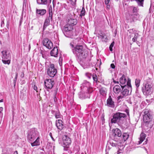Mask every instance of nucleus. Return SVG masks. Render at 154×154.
<instances>
[{
	"instance_id": "21",
	"label": "nucleus",
	"mask_w": 154,
	"mask_h": 154,
	"mask_svg": "<svg viewBox=\"0 0 154 154\" xmlns=\"http://www.w3.org/2000/svg\"><path fill=\"white\" fill-rule=\"evenodd\" d=\"M52 17L49 16L47 18L45 19L43 26L44 29L46 28L49 24L50 23V20H52Z\"/></svg>"
},
{
	"instance_id": "64",
	"label": "nucleus",
	"mask_w": 154,
	"mask_h": 154,
	"mask_svg": "<svg viewBox=\"0 0 154 154\" xmlns=\"http://www.w3.org/2000/svg\"><path fill=\"white\" fill-rule=\"evenodd\" d=\"M58 118L60 117L59 116H60V115H59L58 114Z\"/></svg>"
},
{
	"instance_id": "46",
	"label": "nucleus",
	"mask_w": 154,
	"mask_h": 154,
	"mask_svg": "<svg viewBox=\"0 0 154 154\" xmlns=\"http://www.w3.org/2000/svg\"><path fill=\"white\" fill-rule=\"evenodd\" d=\"M110 66L112 69H114L115 68V66L113 63L111 64Z\"/></svg>"
},
{
	"instance_id": "49",
	"label": "nucleus",
	"mask_w": 154,
	"mask_h": 154,
	"mask_svg": "<svg viewBox=\"0 0 154 154\" xmlns=\"http://www.w3.org/2000/svg\"><path fill=\"white\" fill-rule=\"evenodd\" d=\"M49 135L50 136V137H51L52 138V140H53L54 141V138L52 137V133H49Z\"/></svg>"
},
{
	"instance_id": "23",
	"label": "nucleus",
	"mask_w": 154,
	"mask_h": 154,
	"mask_svg": "<svg viewBox=\"0 0 154 154\" xmlns=\"http://www.w3.org/2000/svg\"><path fill=\"white\" fill-rule=\"evenodd\" d=\"M146 134L144 133H142L140 135V137L139 139L140 140L138 141V144H140L145 139Z\"/></svg>"
},
{
	"instance_id": "9",
	"label": "nucleus",
	"mask_w": 154,
	"mask_h": 154,
	"mask_svg": "<svg viewBox=\"0 0 154 154\" xmlns=\"http://www.w3.org/2000/svg\"><path fill=\"white\" fill-rule=\"evenodd\" d=\"M57 72V70L54 67V65L51 64L47 70L48 75L51 77H54Z\"/></svg>"
},
{
	"instance_id": "63",
	"label": "nucleus",
	"mask_w": 154,
	"mask_h": 154,
	"mask_svg": "<svg viewBox=\"0 0 154 154\" xmlns=\"http://www.w3.org/2000/svg\"><path fill=\"white\" fill-rule=\"evenodd\" d=\"M124 146H122V149H123V148H124Z\"/></svg>"
},
{
	"instance_id": "6",
	"label": "nucleus",
	"mask_w": 154,
	"mask_h": 154,
	"mask_svg": "<svg viewBox=\"0 0 154 154\" xmlns=\"http://www.w3.org/2000/svg\"><path fill=\"white\" fill-rule=\"evenodd\" d=\"M73 29V26H70L67 24L65 25L63 29V32L65 36L69 38H70L73 36V34L72 31Z\"/></svg>"
},
{
	"instance_id": "34",
	"label": "nucleus",
	"mask_w": 154,
	"mask_h": 154,
	"mask_svg": "<svg viewBox=\"0 0 154 154\" xmlns=\"http://www.w3.org/2000/svg\"><path fill=\"white\" fill-rule=\"evenodd\" d=\"M92 78L94 81V82L97 83V77L95 74H93L92 75Z\"/></svg>"
},
{
	"instance_id": "42",
	"label": "nucleus",
	"mask_w": 154,
	"mask_h": 154,
	"mask_svg": "<svg viewBox=\"0 0 154 154\" xmlns=\"http://www.w3.org/2000/svg\"><path fill=\"white\" fill-rule=\"evenodd\" d=\"M85 75L89 79H90L92 76L91 74L89 73H86Z\"/></svg>"
},
{
	"instance_id": "15",
	"label": "nucleus",
	"mask_w": 154,
	"mask_h": 154,
	"mask_svg": "<svg viewBox=\"0 0 154 154\" xmlns=\"http://www.w3.org/2000/svg\"><path fill=\"white\" fill-rule=\"evenodd\" d=\"M2 59H10L11 57V54L8 51H3L2 52Z\"/></svg>"
},
{
	"instance_id": "19",
	"label": "nucleus",
	"mask_w": 154,
	"mask_h": 154,
	"mask_svg": "<svg viewBox=\"0 0 154 154\" xmlns=\"http://www.w3.org/2000/svg\"><path fill=\"white\" fill-rule=\"evenodd\" d=\"M50 54L52 56H53L54 57H57L58 54L57 47H54V48L51 51Z\"/></svg>"
},
{
	"instance_id": "56",
	"label": "nucleus",
	"mask_w": 154,
	"mask_h": 154,
	"mask_svg": "<svg viewBox=\"0 0 154 154\" xmlns=\"http://www.w3.org/2000/svg\"><path fill=\"white\" fill-rule=\"evenodd\" d=\"M14 154H18L17 151H15L14 152Z\"/></svg>"
},
{
	"instance_id": "45",
	"label": "nucleus",
	"mask_w": 154,
	"mask_h": 154,
	"mask_svg": "<svg viewBox=\"0 0 154 154\" xmlns=\"http://www.w3.org/2000/svg\"><path fill=\"white\" fill-rule=\"evenodd\" d=\"M4 26V21H2L1 23V26L2 27H3Z\"/></svg>"
},
{
	"instance_id": "44",
	"label": "nucleus",
	"mask_w": 154,
	"mask_h": 154,
	"mask_svg": "<svg viewBox=\"0 0 154 154\" xmlns=\"http://www.w3.org/2000/svg\"><path fill=\"white\" fill-rule=\"evenodd\" d=\"M110 0H105V4H108Z\"/></svg>"
},
{
	"instance_id": "50",
	"label": "nucleus",
	"mask_w": 154,
	"mask_h": 154,
	"mask_svg": "<svg viewBox=\"0 0 154 154\" xmlns=\"http://www.w3.org/2000/svg\"><path fill=\"white\" fill-rule=\"evenodd\" d=\"M33 88L34 89L35 91H37V86H35V85H34L33 87Z\"/></svg>"
},
{
	"instance_id": "14",
	"label": "nucleus",
	"mask_w": 154,
	"mask_h": 154,
	"mask_svg": "<svg viewBox=\"0 0 154 154\" xmlns=\"http://www.w3.org/2000/svg\"><path fill=\"white\" fill-rule=\"evenodd\" d=\"M77 21L76 19L71 17L70 15L69 16V17L68 18L67 22V24L71 26H73L76 25L77 23Z\"/></svg>"
},
{
	"instance_id": "7",
	"label": "nucleus",
	"mask_w": 154,
	"mask_h": 154,
	"mask_svg": "<svg viewBox=\"0 0 154 154\" xmlns=\"http://www.w3.org/2000/svg\"><path fill=\"white\" fill-rule=\"evenodd\" d=\"M144 87L143 89V93L146 95H149L152 92V83L150 82L146 81L144 83Z\"/></svg>"
},
{
	"instance_id": "24",
	"label": "nucleus",
	"mask_w": 154,
	"mask_h": 154,
	"mask_svg": "<svg viewBox=\"0 0 154 154\" xmlns=\"http://www.w3.org/2000/svg\"><path fill=\"white\" fill-rule=\"evenodd\" d=\"M39 138L38 137L37 138L35 141L33 143L31 142V145L32 146H37L40 145Z\"/></svg>"
},
{
	"instance_id": "39",
	"label": "nucleus",
	"mask_w": 154,
	"mask_h": 154,
	"mask_svg": "<svg viewBox=\"0 0 154 154\" xmlns=\"http://www.w3.org/2000/svg\"><path fill=\"white\" fill-rule=\"evenodd\" d=\"M143 112L144 114V115H147L148 114H150L148 110L147 109H145L143 110Z\"/></svg>"
},
{
	"instance_id": "37",
	"label": "nucleus",
	"mask_w": 154,
	"mask_h": 154,
	"mask_svg": "<svg viewBox=\"0 0 154 154\" xmlns=\"http://www.w3.org/2000/svg\"><path fill=\"white\" fill-rule=\"evenodd\" d=\"M49 16L52 17V8L50 6L49 8Z\"/></svg>"
},
{
	"instance_id": "52",
	"label": "nucleus",
	"mask_w": 154,
	"mask_h": 154,
	"mask_svg": "<svg viewBox=\"0 0 154 154\" xmlns=\"http://www.w3.org/2000/svg\"><path fill=\"white\" fill-rule=\"evenodd\" d=\"M9 22H7V27L8 29V27H9Z\"/></svg>"
},
{
	"instance_id": "58",
	"label": "nucleus",
	"mask_w": 154,
	"mask_h": 154,
	"mask_svg": "<svg viewBox=\"0 0 154 154\" xmlns=\"http://www.w3.org/2000/svg\"><path fill=\"white\" fill-rule=\"evenodd\" d=\"M57 120L56 121V123H55V125H56V127L58 128V125H57Z\"/></svg>"
},
{
	"instance_id": "1",
	"label": "nucleus",
	"mask_w": 154,
	"mask_h": 154,
	"mask_svg": "<svg viewBox=\"0 0 154 154\" xmlns=\"http://www.w3.org/2000/svg\"><path fill=\"white\" fill-rule=\"evenodd\" d=\"M81 87V91L79 94V98L82 99L89 98L90 94L93 91L92 88L90 87V83L85 81Z\"/></svg>"
},
{
	"instance_id": "47",
	"label": "nucleus",
	"mask_w": 154,
	"mask_h": 154,
	"mask_svg": "<svg viewBox=\"0 0 154 154\" xmlns=\"http://www.w3.org/2000/svg\"><path fill=\"white\" fill-rule=\"evenodd\" d=\"M63 147H64V150L67 151L68 150V147H67V146H64Z\"/></svg>"
},
{
	"instance_id": "12",
	"label": "nucleus",
	"mask_w": 154,
	"mask_h": 154,
	"mask_svg": "<svg viewBox=\"0 0 154 154\" xmlns=\"http://www.w3.org/2000/svg\"><path fill=\"white\" fill-rule=\"evenodd\" d=\"M44 84L47 88L51 89L54 84V82L52 79H47L45 81Z\"/></svg>"
},
{
	"instance_id": "17",
	"label": "nucleus",
	"mask_w": 154,
	"mask_h": 154,
	"mask_svg": "<svg viewBox=\"0 0 154 154\" xmlns=\"http://www.w3.org/2000/svg\"><path fill=\"white\" fill-rule=\"evenodd\" d=\"M152 119V116L150 114L144 115L143 120L146 123L149 122L151 121Z\"/></svg>"
},
{
	"instance_id": "62",
	"label": "nucleus",
	"mask_w": 154,
	"mask_h": 154,
	"mask_svg": "<svg viewBox=\"0 0 154 154\" xmlns=\"http://www.w3.org/2000/svg\"><path fill=\"white\" fill-rule=\"evenodd\" d=\"M3 102V100H0V102Z\"/></svg>"
},
{
	"instance_id": "55",
	"label": "nucleus",
	"mask_w": 154,
	"mask_h": 154,
	"mask_svg": "<svg viewBox=\"0 0 154 154\" xmlns=\"http://www.w3.org/2000/svg\"><path fill=\"white\" fill-rule=\"evenodd\" d=\"M108 149H106V154H109V152H107V150Z\"/></svg>"
},
{
	"instance_id": "35",
	"label": "nucleus",
	"mask_w": 154,
	"mask_h": 154,
	"mask_svg": "<svg viewBox=\"0 0 154 154\" xmlns=\"http://www.w3.org/2000/svg\"><path fill=\"white\" fill-rule=\"evenodd\" d=\"M85 14V8L84 7L82 8V10L81 12L80 16L82 17V16H84Z\"/></svg>"
},
{
	"instance_id": "32",
	"label": "nucleus",
	"mask_w": 154,
	"mask_h": 154,
	"mask_svg": "<svg viewBox=\"0 0 154 154\" xmlns=\"http://www.w3.org/2000/svg\"><path fill=\"white\" fill-rule=\"evenodd\" d=\"M2 62L5 64H8L9 65L10 63V59H2Z\"/></svg>"
},
{
	"instance_id": "11",
	"label": "nucleus",
	"mask_w": 154,
	"mask_h": 154,
	"mask_svg": "<svg viewBox=\"0 0 154 154\" xmlns=\"http://www.w3.org/2000/svg\"><path fill=\"white\" fill-rule=\"evenodd\" d=\"M113 133L112 136L114 137V140H116L117 137H120L122 135V132L121 130L118 128L113 130Z\"/></svg>"
},
{
	"instance_id": "2",
	"label": "nucleus",
	"mask_w": 154,
	"mask_h": 154,
	"mask_svg": "<svg viewBox=\"0 0 154 154\" xmlns=\"http://www.w3.org/2000/svg\"><path fill=\"white\" fill-rule=\"evenodd\" d=\"M72 50L74 54L80 59L85 58L87 56L85 49L82 45H76Z\"/></svg>"
},
{
	"instance_id": "20",
	"label": "nucleus",
	"mask_w": 154,
	"mask_h": 154,
	"mask_svg": "<svg viewBox=\"0 0 154 154\" xmlns=\"http://www.w3.org/2000/svg\"><path fill=\"white\" fill-rule=\"evenodd\" d=\"M110 145L111 146L113 147H115L117 148H118L119 149V145H118L117 143H114L113 142H110L107 143V145L106 146V149H107L108 148V149H110Z\"/></svg>"
},
{
	"instance_id": "59",
	"label": "nucleus",
	"mask_w": 154,
	"mask_h": 154,
	"mask_svg": "<svg viewBox=\"0 0 154 154\" xmlns=\"http://www.w3.org/2000/svg\"><path fill=\"white\" fill-rule=\"evenodd\" d=\"M55 117H56V119L58 118L57 116V114H55Z\"/></svg>"
},
{
	"instance_id": "41",
	"label": "nucleus",
	"mask_w": 154,
	"mask_h": 154,
	"mask_svg": "<svg viewBox=\"0 0 154 154\" xmlns=\"http://www.w3.org/2000/svg\"><path fill=\"white\" fill-rule=\"evenodd\" d=\"M62 58L60 56L59 59V64L60 66L62 65Z\"/></svg>"
},
{
	"instance_id": "33",
	"label": "nucleus",
	"mask_w": 154,
	"mask_h": 154,
	"mask_svg": "<svg viewBox=\"0 0 154 154\" xmlns=\"http://www.w3.org/2000/svg\"><path fill=\"white\" fill-rule=\"evenodd\" d=\"M139 35L137 33H136L134 34V38H132V40L133 42H135L137 41V39L138 38Z\"/></svg>"
},
{
	"instance_id": "60",
	"label": "nucleus",
	"mask_w": 154,
	"mask_h": 154,
	"mask_svg": "<svg viewBox=\"0 0 154 154\" xmlns=\"http://www.w3.org/2000/svg\"><path fill=\"white\" fill-rule=\"evenodd\" d=\"M102 119L103 120H104V116H103V117L102 116Z\"/></svg>"
},
{
	"instance_id": "53",
	"label": "nucleus",
	"mask_w": 154,
	"mask_h": 154,
	"mask_svg": "<svg viewBox=\"0 0 154 154\" xmlns=\"http://www.w3.org/2000/svg\"><path fill=\"white\" fill-rule=\"evenodd\" d=\"M20 76H21V77H22V78H23V77H24V74H23V73H22V74H21V75H20Z\"/></svg>"
},
{
	"instance_id": "16",
	"label": "nucleus",
	"mask_w": 154,
	"mask_h": 154,
	"mask_svg": "<svg viewBox=\"0 0 154 154\" xmlns=\"http://www.w3.org/2000/svg\"><path fill=\"white\" fill-rule=\"evenodd\" d=\"M107 105L110 107L114 108L115 106L114 102L110 96H109L107 100Z\"/></svg>"
},
{
	"instance_id": "43",
	"label": "nucleus",
	"mask_w": 154,
	"mask_h": 154,
	"mask_svg": "<svg viewBox=\"0 0 154 154\" xmlns=\"http://www.w3.org/2000/svg\"><path fill=\"white\" fill-rule=\"evenodd\" d=\"M71 2V4L73 5H74L75 3L76 0H69Z\"/></svg>"
},
{
	"instance_id": "57",
	"label": "nucleus",
	"mask_w": 154,
	"mask_h": 154,
	"mask_svg": "<svg viewBox=\"0 0 154 154\" xmlns=\"http://www.w3.org/2000/svg\"><path fill=\"white\" fill-rule=\"evenodd\" d=\"M71 46H72V48H73L75 47H74V45L73 44H72V43H71L70 44Z\"/></svg>"
},
{
	"instance_id": "27",
	"label": "nucleus",
	"mask_w": 154,
	"mask_h": 154,
	"mask_svg": "<svg viewBox=\"0 0 154 154\" xmlns=\"http://www.w3.org/2000/svg\"><path fill=\"white\" fill-rule=\"evenodd\" d=\"M36 2L39 5H46L47 3V0H36Z\"/></svg>"
},
{
	"instance_id": "5",
	"label": "nucleus",
	"mask_w": 154,
	"mask_h": 154,
	"mask_svg": "<svg viewBox=\"0 0 154 154\" xmlns=\"http://www.w3.org/2000/svg\"><path fill=\"white\" fill-rule=\"evenodd\" d=\"M38 134L36 129L32 128L28 131L27 133V140L30 142H32L36 138Z\"/></svg>"
},
{
	"instance_id": "54",
	"label": "nucleus",
	"mask_w": 154,
	"mask_h": 154,
	"mask_svg": "<svg viewBox=\"0 0 154 154\" xmlns=\"http://www.w3.org/2000/svg\"><path fill=\"white\" fill-rule=\"evenodd\" d=\"M3 108L2 107H0V113L3 110Z\"/></svg>"
},
{
	"instance_id": "31",
	"label": "nucleus",
	"mask_w": 154,
	"mask_h": 154,
	"mask_svg": "<svg viewBox=\"0 0 154 154\" xmlns=\"http://www.w3.org/2000/svg\"><path fill=\"white\" fill-rule=\"evenodd\" d=\"M99 38L101 39L105 38V39H107V36L104 33H101L100 35Z\"/></svg>"
},
{
	"instance_id": "48",
	"label": "nucleus",
	"mask_w": 154,
	"mask_h": 154,
	"mask_svg": "<svg viewBox=\"0 0 154 154\" xmlns=\"http://www.w3.org/2000/svg\"><path fill=\"white\" fill-rule=\"evenodd\" d=\"M106 8L108 9H109L110 8V5L108 4H106Z\"/></svg>"
},
{
	"instance_id": "25",
	"label": "nucleus",
	"mask_w": 154,
	"mask_h": 154,
	"mask_svg": "<svg viewBox=\"0 0 154 154\" xmlns=\"http://www.w3.org/2000/svg\"><path fill=\"white\" fill-rule=\"evenodd\" d=\"M36 13L38 14L43 15L46 13V11L45 9H37Z\"/></svg>"
},
{
	"instance_id": "28",
	"label": "nucleus",
	"mask_w": 154,
	"mask_h": 154,
	"mask_svg": "<svg viewBox=\"0 0 154 154\" xmlns=\"http://www.w3.org/2000/svg\"><path fill=\"white\" fill-rule=\"evenodd\" d=\"M131 1H135L137 2L138 6H143V3L144 0H131Z\"/></svg>"
},
{
	"instance_id": "18",
	"label": "nucleus",
	"mask_w": 154,
	"mask_h": 154,
	"mask_svg": "<svg viewBox=\"0 0 154 154\" xmlns=\"http://www.w3.org/2000/svg\"><path fill=\"white\" fill-rule=\"evenodd\" d=\"M122 85H116L113 88V91L116 94H118L121 91V88Z\"/></svg>"
},
{
	"instance_id": "22",
	"label": "nucleus",
	"mask_w": 154,
	"mask_h": 154,
	"mask_svg": "<svg viewBox=\"0 0 154 154\" xmlns=\"http://www.w3.org/2000/svg\"><path fill=\"white\" fill-rule=\"evenodd\" d=\"M64 127L63 123L62 120L58 119V130L61 131L63 129Z\"/></svg>"
},
{
	"instance_id": "29",
	"label": "nucleus",
	"mask_w": 154,
	"mask_h": 154,
	"mask_svg": "<svg viewBox=\"0 0 154 154\" xmlns=\"http://www.w3.org/2000/svg\"><path fill=\"white\" fill-rule=\"evenodd\" d=\"M100 94L103 96L106 94V89L104 88H102L100 89Z\"/></svg>"
},
{
	"instance_id": "4",
	"label": "nucleus",
	"mask_w": 154,
	"mask_h": 154,
	"mask_svg": "<svg viewBox=\"0 0 154 154\" xmlns=\"http://www.w3.org/2000/svg\"><path fill=\"white\" fill-rule=\"evenodd\" d=\"M126 116V114L120 112H117L113 114L112 118L111 119V123H122V120Z\"/></svg>"
},
{
	"instance_id": "36",
	"label": "nucleus",
	"mask_w": 154,
	"mask_h": 154,
	"mask_svg": "<svg viewBox=\"0 0 154 154\" xmlns=\"http://www.w3.org/2000/svg\"><path fill=\"white\" fill-rule=\"evenodd\" d=\"M140 80L139 79H136L135 80V84L137 87L138 88L140 85Z\"/></svg>"
},
{
	"instance_id": "40",
	"label": "nucleus",
	"mask_w": 154,
	"mask_h": 154,
	"mask_svg": "<svg viewBox=\"0 0 154 154\" xmlns=\"http://www.w3.org/2000/svg\"><path fill=\"white\" fill-rule=\"evenodd\" d=\"M114 44V42H112L111 43V45H110L109 46V48L110 49V50L111 51H112V48Z\"/></svg>"
},
{
	"instance_id": "10",
	"label": "nucleus",
	"mask_w": 154,
	"mask_h": 154,
	"mask_svg": "<svg viewBox=\"0 0 154 154\" xmlns=\"http://www.w3.org/2000/svg\"><path fill=\"white\" fill-rule=\"evenodd\" d=\"M43 44L44 46L49 49H51L53 47V44L51 40L47 38L44 39Z\"/></svg>"
},
{
	"instance_id": "26",
	"label": "nucleus",
	"mask_w": 154,
	"mask_h": 154,
	"mask_svg": "<svg viewBox=\"0 0 154 154\" xmlns=\"http://www.w3.org/2000/svg\"><path fill=\"white\" fill-rule=\"evenodd\" d=\"M126 82V79L125 75H123L120 79V82L121 84L123 85L125 84Z\"/></svg>"
},
{
	"instance_id": "13",
	"label": "nucleus",
	"mask_w": 154,
	"mask_h": 154,
	"mask_svg": "<svg viewBox=\"0 0 154 154\" xmlns=\"http://www.w3.org/2000/svg\"><path fill=\"white\" fill-rule=\"evenodd\" d=\"M62 139L63 144L66 146H69L71 143V140L70 138L66 135L62 136Z\"/></svg>"
},
{
	"instance_id": "61",
	"label": "nucleus",
	"mask_w": 154,
	"mask_h": 154,
	"mask_svg": "<svg viewBox=\"0 0 154 154\" xmlns=\"http://www.w3.org/2000/svg\"><path fill=\"white\" fill-rule=\"evenodd\" d=\"M113 82L115 83H119L118 82H116L115 81H114Z\"/></svg>"
},
{
	"instance_id": "8",
	"label": "nucleus",
	"mask_w": 154,
	"mask_h": 154,
	"mask_svg": "<svg viewBox=\"0 0 154 154\" xmlns=\"http://www.w3.org/2000/svg\"><path fill=\"white\" fill-rule=\"evenodd\" d=\"M130 8L132 10L133 13V14L130 15V17L133 21L137 20L140 17L139 14L138 13L139 9L137 8L134 6L131 7Z\"/></svg>"
},
{
	"instance_id": "3",
	"label": "nucleus",
	"mask_w": 154,
	"mask_h": 154,
	"mask_svg": "<svg viewBox=\"0 0 154 154\" xmlns=\"http://www.w3.org/2000/svg\"><path fill=\"white\" fill-rule=\"evenodd\" d=\"M121 94L122 95L119 96L118 98L119 100L122 99L123 97L131 94L132 87L131 84V80L128 79L126 85L122 87Z\"/></svg>"
},
{
	"instance_id": "51",
	"label": "nucleus",
	"mask_w": 154,
	"mask_h": 154,
	"mask_svg": "<svg viewBox=\"0 0 154 154\" xmlns=\"http://www.w3.org/2000/svg\"><path fill=\"white\" fill-rule=\"evenodd\" d=\"M63 8H65L66 5L65 4H63L62 5H61Z\"/></svg>"
},
{
	"instance_id": "30",
	"label": "nucleus",
	"mask_w": 154,
	"mask_h": 154,
	"mask_svg": "<svg viewBox=\"0 0 154 154\" xmlns=\"http://www.w3.org/2000/svg\"><path fill=\"white\" fill-rule=\"evenodd\" d=\"M122 136L123 140L124 141H125L128 138L129 135L127 133H124L123 134Z\"/></svg>"
},
{
	"instance_id": "38",
	"label": "nucleus",
	"mask_w": 154,
	"mask_h": 154,
	"mask_svg": "<svg viewBox=\"0 0 154 154\" xmlns=\"http://www.w3.org/2000/svg\"><path fill=\"white\" fill-rule=\"evenodd\" d=\"M17 76H18V73H16V75H15V77L14 79L13 80L14 84V86L15 85V84H16V82L17 79Z\"/></svg>"
}]
</instances>
